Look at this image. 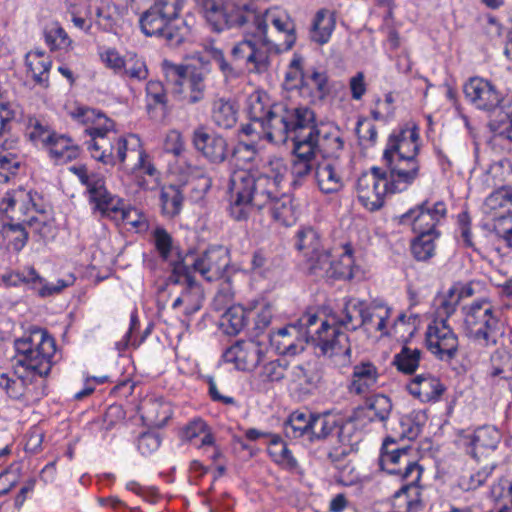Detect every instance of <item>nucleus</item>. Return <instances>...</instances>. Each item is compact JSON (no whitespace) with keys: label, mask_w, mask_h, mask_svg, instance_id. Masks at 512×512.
Wrapping results in <instances>:
<instances>
[{"label":"nucleus","mask_w":512,"mask_h":512,"mask_svg":"<svg viewBox=\"0 0 512 512\" xmlns=\"http://www.w3.org/2000/svg\"><path fill=\"white\" fill-rule=\"evenodd\" d=\"M253 19H249L245 36L231 51L235 61L243 62L250 72L262 73L270 66V55L289 50L295 44V23L278 8L261 12L253 4Z\"/></svg>","instance_id":"obj_1"},{"label":"nucleus","mask_w":512,"mask_h":512,"mask_svg":"<svg viewBox=\"0 0 512 512\" xmlns=\"http://www.w3.org/2000/svg\"><path fill=\"white\" fill-rule=\"evenodd\" d=\"M73 117L82 123L92 122L95 125L85 129L91 139L86 142L92 158L104 165L124 164L125 160L134 158L132 170L155 176L157 169L149 160L148 154L141 147L138 136L128 138L117 136L113 131L114 122L100 111L91 108H78Z\"/></svg>","instance_id":"obj_2"},{"label":"nucleus","mask_w":512,"mask_h":512,"mask_svg":"<svg viewBox=\"0 0 512 512\" xmlns=\"http://www.w3.org/2000/svg\"><path fill=\"white\" fill-rule=\"evenodd\" d=\"M185 0H155L140 17V27L147 36H157L170 47H178L191 32L187 20L179 18Z\"/></svg>","instance_id":"obj_3"},{"label":"nucleus","mask_w":512,"mask_h":512,"mask_svg":"<svg viewBox=\"0 0 512 512\" xmlns=\"http://www.w3.org/2000/svg\"><path fill=\"white\" fill-rule=\"evenodd\" d=\"M298 329L305 343L319 348L322 355L333 360L335 365L343 367L351 363V344L346 333L336 325L320 320L315 313H306L299 318Z\"/></svg>","instance_id":"obj_4"},{"label":"nucleus","mask_w":512,"mask_h":512,"mask_svg":"<svg viewBox=\"0 0 512 512\" xmlns=\"http://www.w3.org/2000/svg\"><path fill=\"white\" fill-rule=\"evenodd\" d=\"M314 121V111L309 107L277 103L271 106L270 114L260 129L270 142L285 143L290 139L294 145L298 137H311L314 130L308 125Z\"/></svg>","instance_id":"obj_5"},{"label":"nucleus","mask_w":512,"mask_h":512,"mask_svg":"<svg viewBox=\"0 0 512 512\" xmlns=\"http://www.w3.org/2000/svg\"><path fill=\"white\" fill-rule=\"evenodd\" d=\"M463 313L464 331L472 341L484 347H493L504 336L501 311L490 300H476L463 307Z\"/></svg>","instance_id":"obj_6"},{"label":"nucleus","mask_w":512,"mask_h":512,"mask_svg":"<svg viewBox=\"0 0 512 512\" xmlns=\"http://www.w3.org/2000/svg\"><path fill=\"white\" fill-rule=\"evenodd\" d=\"M279 173L270 176L250 170L234 171L229 180V191L238 193L249 204L257 209L267 206L279 194V185L282 181Z\"/></svg>","instance_id":"obj_7"},{"label":"nucleus","mask_w":512,"mask_h":512,"mask_svg":"<svg viewBox=\"0 0 512 512\" xmlns=\"http://www.w3.org/2000/svg\"><path fill=\"white\" fill-rule=\"evenodd\" d=\"M167 82L172 91L189 105L202 102L206 96L209 70L205 66L174 64L168 60L162 63Z\"/></svg>","instance_id":"obj_8"},{"label":"nucleus","mask_w":512,"mask_h":512,"mask_svg":"<svg viewBox=\"0 0 512 512\" xmlns=\"http://www.w3.org/2000/svg\"><path fill=\"white\" fill-rule=\"evenodd\" d=\"M206 22L215 32L240 28L245 34L253 19V3L236 0H195Z\"/></svg>","instance_id":"obj_9"},{"label":"nucleus","mask_w":512,"mask_h":512,"mask_svg":"<svg viewBox=\"0 0 512 512\" xmlns=\"http://www.w3.org/2000/svg\"><path fill=\"white\" fill-rule=\"evenodd\" d=\"M395 439L387 437L382 444L379 465L383 471L398 475L407 481L406 485H417L423 473V468L411 457L410 446L394 447Z\"/></svg>","instance_id":"obj_10"},{"label":"nucleus","mask_w":512,"mask_h":512,"mask_svg":"<svg viewBox=\"0 0 512 512\" xmlns=\"http://www.w3.org/2000/svg\"><path fill=\"white\" fill-rule=\"evenodd\" d=\"M70 171L75 174L80 183L86 187L89 202L94 204V210L104 217H110L111 212H116L121 204V198L112 195L106 189L103 175L90 171L85 165L72 166Z\"/></svg>","instance_id":"obj_11"},{"label":"nucleus","mask_w":512,"mask_h":512,"mask_svg":"<svg viewBox=\"0 0 512 512\" xmlns=\"http://www.w3.org/2000/svg\"><path fill=\"white\" fill-rule=\"evenodd\" d=\"M360 203L369 211H377L384 205V197L390 193L388 173L380 167H372L362 173L356 182Z\"/></svg>","instance_id":"obj_12"},{"label":"nucleus","mask_w":512,"mask_h":512,"mask_svg":"<svg viewBox=\"0 0 512 512\" xmlns=\"http://www.w3.org/2000/svg\"><path fill=\"white\" fill-rule=\"evenodd\" d=\"M446 215L447 208L443 201H437L430 205L429 200H424L399 216L398 222L411 226L415 233L440 235L437 225L445 219Z\"/></svg>","instance_id":"obj_13"},{"label":"nucleus","mask_w":512,"mask_h":512,"mask_svg":"<svg viewBox=\"0 0 512 512\" xmlns=\"http://www.w3.org/2000/svg\"><path fill=\"white\" fill-rule=\"evenodd\" d=\"M427 349L441 361L450 362L458 354V336L447 324L446 319L434 320L427 327Z\"/></svg>","instance_id":"obj_14"},{"label":"nucleus","mask_w":512,"mask_h":512,"mask_svg":"<svg viewBox=\"0 0 512 512\" xmlns=\"http://www.w3.org/2000/svg\"><path fill=\"white\" fill-rule=\"evenodd\" d=\"M15 122L16 113L10 104L0 102V147L4 150L0 152V183L8 182L20 167L16 155L7 151L13 147L14 141L4 138L12 130Z\"/></svg>","instance_id":"obj_15"},{"label":"nucleus","mask_w":512,"mask_h":512,"mask_svg":"<svg viewBox=\"0 0 512 512\" xmlns=\"http://www.w3.org/2000/svg\"><path fill=\"white\" fill-rule=\"evenodd\" d=\"M230 266L228 251L222 246L209 247L197 255L190 267L192 272H197L208 282L221 279L229 280L227 269Z\"/></svg>","instance_id":"obj_16"},{"label":"nucleus","mask_w":512,"mask_h":512,"mask_svg":"<svg viewBox=\"0 0 512 512\" xmlns=\"http://www.w3.org/2000/svg\"><path fill=\"white\" fill-rule=\"evenodd\" d=\"M191 141L194 149L211 164H222L230 159L227 139L218 133H209L204 126L193 130Z\"/></svg>","instance_id":"obj_17"},{"label":"nucleus","mask_w":512,"mask_h":512,"mask_svg":"<svg viewBox=\"0 0 512 512\" xmlns=\"http://www.w3.org/2000/svg\"><path fill=\"white\" fill-rule=\"evenodd\" d=\"M388 173V186L390 194L406 191L420 176V163L417 158H395L383 161Z\"/></svg>","instance_id":"obj_18"},{"label":"nucleus","mask_w":512,"mask_h":512,"mask_svg":"<svg viewBox=\"0 0 512 512\" xmlns=\"http://www.w3.org/2000/svg\"><path fill=\"white\" fill-rule=\"evenodd\" d=\"M418 141L419 133L415 127L393 131L388 137L382 161H389L391 163V157L417 158L419 153Z\"/></svg>","instance_id":"obj_19"},{"label":"nucleus","mask_w":512,"mask_h":512,"mask_svg":"<svg viewBox=\"0 0 512 512\" xmlns=\"http://www.w3.org/2000/svg\"><path fill=\"white\" fill-rule=\"evenodd\" d=\"M46 130L38 122L34 123V140L40 139L44 146L49 147L52 158L58 164H64L76 159L79 156L80 149L78 145L72 143V139L66 135L57 136L55 133L44 137Z\"/></svg>","instance_id":"obj_20"},{"label":"nucleus","mask_w":512,"mask_h":512,"mask_svg":"<svg viewBox=\"0 0 512 512\" xmlns=\"http://www.w3.org/2000/svg\"><path fill=\"white\" fill-rule=\"evenodd\" d=\"M465 97L478 109L485 111L495 110L501 98L495 87L487 80L473 77L464 85Z\"/></svg>","instance_id":"obj_21"},{"label":"nucleus","mask_w":512,"mask_h":512,"mask_svg":"<svg viewBox=\"0 0 512 512\" xmlns=\"http://www.w3.org/2000/svg\"><path fill=\"white\" fill-rule=\"evenodd\" d=\"M298 139V142L293 145L294 160L291 168V185L294 188L302 186L316 166L310 137L303 136Z\"/></svg>","instance_id":"obj_22"},{"label":"nucleus","mask_w":512,"mask_h":512,"mask_svg":"<svg viewBox=\"0 0 512 512\" xmlns=\"http://www.w3.org/2000/svg\"><path fill=\"white\" fill-rule=\"evenodd\" d=\"M263 356L262 349L254 341H238L228 347L222 355L225 362L234 363L241 371H253Z\"/></svg>","instance_id":"obj_23"},{"label":"nucleus","mask_w":512,"mask_h":512,"mask_svg":"<svg viewBox=\"0 0 512 512\" xmlns=\"http://www.w3.org/2000/svg\"><path fill=\"white\" fill-rule=\"evenodd\" d=\"M309 128L314 130L310 139V146L313 148V155L320 154L322 160H331V162L340 163V157L343 152L344 142L337 134H323L315 125V121L310 123Z\"/></svg>","instance_id":"obj_24"},{"label":"nucleus","mask_w":512,"mask_h":512,"mask_svg":"<svg viewBox=\"0 0 512 512\" xmlns=\"http://www.w3.org/2000/svg\"><path fill=\"white\" fill-rule=\"evenodd\" d=\"M408 392L424 403L437 402L446 391L440 379L430 373L416 375L407 385Z\"/></svg>","instance_id":"obj_25"},{"label":"nucleus","mask_w":512,"mask_h":512,"mask_svg":"<svg viewBox=\"0 0 512 512\" xmlns=\"http://www.w3.org/2000/svg\"><path fill=\"white\" fill-rule=\"evenodd\" d=\"M39 336V341L34 348V374L47 376L52 367V358L56 352V341L47 330L34 327V337Z\"/></svg>","instance_id":"obj_26"},{"label":"nucleus","mask_w":512,"mask_h":512,"mask_svg":"<svg viewBox=\"0 0 512 512\" xmlns=\"http://www.w3.org/2000/svg\"><path fill=\"white\" fill-rule=\"evenodd\" d=\"M343 429L344 425L340 418L330 412L317 413L313 417L309 440L320 441L336 436L338 442L343 444L345 441Z\"/></svg>","instance_id":"obj_27"},{"label":"nucleus","mask_w":512,"mask_h":512,"mask_svg":"<svg viewBox=\"0 0 512 512\" xmlns=\"http://www.w3.org/2000/svg\"><path fill=\"white\" fill-rule=\"evenodd\" d=\"M378 379L377 367L370 361L361 362L353 367L348 390L356 395L367 394L377 388Z\"/></svg>","instance_id":"obj_28"},{"label":"nucleus","mask_w":512,"mask_h":512,"mask_svg":"<svg viewBox=\"0 0 512 512\" xmlns=\"http://www.w3.org/2000/svg\"><path fill=\"white\" fill-rule=\"evenodd\" d=\"M142 419L150 426L161 428L172 417V407L164 398L150 397L144 399L140 406Z\"/></svg>","instance_id":"obj_29"},{"label":"nucleus","mask_w":512,"mask_h":512,"mask_svg":"<svg viewBox=\"0 0 512 512\" xmlns=\"http://www.w3.org/2000/svg\"><path fill=\"white\" fill-rule=\"evenodd\" d=\"M32 334L14 341L15 356L13 368L22 385L31 381L32 375Z\"/></svg>","instance_id":"obj_30"},{"label":"nucleus","mask_w":512,"mask_h":512,"mask_svg":"<svg viewBox=\"0 0 512 512\" xmlns=\"http://www.w3.org/2000/svg\"><path fill=\"white\" fill-rule=\"evenodd\" d=\"M339 168L340 163L331 162V160H322L316 163L315 179L323 193H335L342 188L343 182Z\"/></svg>","instance_id":"obj_31"},{"label":"nucleus","mask_w":512,"mask_h":512,"mask_svg":"<svg viewBox=\"0 0 512 512\" xmlns=\"http://www.w3.org/2000/svg\"><path fill=\"white\" fill-rule=\"evenodd\" d=\"M501 440L500 431L494 426L485 425L477 428L470 437L471 451L473 458L485 454L487 451H494Z\"/></svg>","instance_id":"obj_32"},{"label":"nucleus","mask_w":512,"mask_h":512,"mask_svg":"<svg viewBox=\"0 0 512 512\" xmlns=\"http://www.w3.org/2000/svg\"><path fill=\"white\" fill-rule=\"evenodd\" d=\"M353 249L349 243L343 246L339 255H333L326 280L350 281L354 277Z\"/></svg>","instance_id":"obj_33"},{"label":"nucleus","mask_w":512,"mask_h":512,"mask_svg":"<svg viewBox=\"0 0 512 512\" xmlns=\"http://www.w3.org/2000/svg\"><path fill=\"white\" fill-rule=\"evenodd\" d=\"M203 299L204 292L201 285L195 279L186 278V286L172 303V308L184 306V314L190 316L201 309Z\"/></svg>","instance_id":"obj_34"},{"label":"nucleus","mask_w":512,"mask_h":512,"mask_svg":"<svg viewBox=\"0 0 512 512\" xmlns=\"http://www.w3.org/2000/svg\"><path fill=\"white\" fill-rule=\"evenodd\" d=\"M322 376L315 364L306 362L292 367L291 379L303 394H311L317 389Z\"/></svg>","instance_id":"obj_35"},{"label":"nucleus","mask_w":512,"mask_h":512,"mask_svg":"<svg viewBox=\"0 0 512 512\" xmlns=\"http://www.w3.org/2000/svg\"><path fill=\"white\" fill-rule=\"evenodd\" d=\"M23 224L32 225V218L24 219L22 223H5L0 230V245L7 249L20 251L26 244L29 233Z\"/></svg>","instance_id":"obj_36"},{"label":"nucleus","mask_w":512,"mask_h":512,"mask_svg":"<svg viewBox=\"0 0 512 512\" xmlns=\"http://www.w3.org/2000/svg\"><path fill=\"white\" fill-rule=\"evenodd\" d=\"M238 120V109L231 99L219 98L212 104V121L222 129H231Z\"/></svg>","instance_id":"obj_37"},{"label":"nucleus","mask_w":512,"mask_h":512,"mask_svg":"<svg viewBox=\"0 0 512 512\" xmlns=\"http://www.w3.org/2000/svg\"><path fill=\"white\" fill-rule=\"evenodd\" d=\"M394 500L391 512H420L423 508L418 485H403L395 492Z\"/></svg>","instance_id":"obj_38"},{"label":"nucleus","mask_w":512,"mask_h":512,"mask_svg":"<svg viewBox=\"0 0 512 512\" xmlns=\"http://www.w3.org/2000/svg\"><path fill=\"white\" fill-rule=\"evenodd\" d=\"M335 28V17L327 9H320L312 22L310 30V38L313 42L324 45L326 44Z\"/></svg>","instance_id":"obj_39"},{"label":"nucleus","mask_w":512,"mask_h":512,"mask_svg":"<svg viewBox=\"0 0 512 512\" xmlns=\"http://www.w3.org/2000/svg\"><path fill=\"white\" fill-rule=\"evenodd\" d=\"M333 251L330 248H322L303 259L302 266L305 273L315 278L325 279L333 258Z\"/></svg>","instance_id":"obj_40"},{"label":"nucleus","mask_w":512,"mask_h":512,"mask_svg":"<svg viewBox=\"0 0 512 512\" xmlns=\"http://www.w3.org/2000/svg\"><path fill=\"white\" fill-rule=\"evenodd\" d=\"M252 313V309H246L241 305L229 307L221 318V326L224 332L233 336L239 334L247 326Z\"/></svg>","instance_id":"obj_41"},{"label":"nucleus","mask_w":512,"mask_h":512,"mask_svg":"<svg viewBox=\"0 0 512 512\" xmlns=\"http://www.w3.org/2000/svg\"><path fill=\"white\" fill-rule=\"evenodd\" d=\"M314 414L307 411H294L284 422L283 431L287 438L310 437Z\"/></svg>","instance_id":"obj_42"},{"label":"nucleus","mask_w":512,"mask_h":512,"mask_svg":"<svg viewBox=\"0 0 512 512\" xmlns=\"http://www.w3.org/2000/svg\"><path fill=\"white\" fill-rule=\"evenodd\" d=\"M182 437L198 448L214 446L215 443V438L210 428L202 419H194L189 422L182 431Z\"/></svg>","instance_id":"obj_43"},{"label":"nucleus","mask_w":512,"mask_h":512,"mask_svg":"<svg viewBox=\"0 0 512 512\" xmlns=\"http://www.w3.org/2000/svg\"><path fill=\"white\" fill-rule=\"evenodd\" d=\"M366 410L374 412V416L370 418L371 421L385 422L392 411V402L384 394H375L366 399L364 406L356 410V417H361Z\"/></svg>","instance_id":"obj_44"},{"label":"nucleus","mask_w":512,"mask_h":512,"mask_svg":"<svg viewBox=\"0 0 512 512\" xmlns=\"http://www.w3.org/2000/svg\"><path fill=\"white\" fill-rule=\"evenodd\" d=\"M298 72H300V88H315L319 99H324L329 94L326 72L319 71L315 67H308Z\"/></svg>","instance_id":"obj_45"},{"label":"nucleus","mask_w":512,"mask_h":512,"mask_svg":"<svg viewBox=\"0 0 512 512\" xmlns=\"http://www.w3.org/2000/svg\"><path fill=\"white\" fill-rule=\"evenodd\" d=\"M295 238V247L301 252L303 259L325 247L319 233L312 227L301 228Z\"/></svg>","instance_id":"obj_46"},{"label":"nucleus","mask_w":512,"mask_h":512,"mask_svg":"<svg viewBox=\"0 0 512 512\" xmlns=\"http://www.w3.org/2000/svg\"><path fill=\"white\" fill-rule=\"evenodd\" d=\"M147 111L151 116L159 108L162 114L168 111V97L163 84L159 81H149L146 85Z\"/></svg>","instance_id":"obj_47"},{"label":"nucleus","mask_w":512,"mask_h":512,"mask_svg":"<svg viewBox=\"0 0 512 512\" xmlns=\"http://www.w3.org/2000/svg\"><path fill=\"white\" fill-rule=\"evenodd\" d=\"M45 43L51 51L67 50L71 47L72 40L58 22H50L43 28Z\"/></svg>","instance_id":"obj_48"},{"label":"nucleus","mask_w":512,"mask_h":512,"mask_svg":"<svg viewBox=\"0 0 512 512\" xmlns=\"http://www.w3.org/2000/svg\"><path fill=\"white\" fill-rule=\"evenodd\" d=\"M411 242V252L417 261H428L435 254V240L440 235L430 233H417Z\"/></svg>","instance_id":"obj_49"},{"label":"nucleus","mask_w":512,"mask_h":512,"mask_svg":"<svg viewBox=\"0 0 512 512\" xmlns=\"http://www.w3.org/2000/svg\"><path fill=\"white\" fill-rule=\"evenodd\" d=\"M422 351L408 346H403L399 353L395 354L392 364L399 372L413 374L419 367Z\"/></svg>","instance_id":"obj_50"},{"label":"nucleus","mask_w":512,"mask_h":512,"mask_svg":"<svg viewBox=\"0 0 512 512\" xmlns=\"http://www.w3.org/2000/svg\"><path fill=\"white\" fill-rule=\"evenodd\" d=\"M183 199L179 187L175 185L163 187L160 193L163 214L169 217L178 215L182 208Z\"/></svg>","instance_id":"obj_51"},{"label":"nucleus","mask_w":512,"mask_h":512,"mask_svg":"<svg viewBox=\"0 0 512 512\" xmlns=\"http://www.w3.org/2000/svg\"><path fill=\"white\" fill-rule=\"evenodd\" d=\"M76 277L73 274H68L64 278L57 280L56 284L49 283L34 270V283H38V295L42 298L60 294L64 289L73 286Z\"/></svg>","instance_id":"obj_52"},{"label":"nucleus","mask_w":512,"mask_h":512,"mask_svg":"<svg viewBox=\"0 0 512 512\" xmlns=\"http://www.w3.org/2000/svg\"><path fill=\"white\" fill-rule=\"evenodd\" d=\"M268 205H271V215L276 221L284 225L291 224L294 219V210L289 196L279 193Z\"/></svg>","instance_id":"obj_53"},{"label":"nucleus","mask_w":512,"mask_h":512,"mask_svg":"<svg viewBox=\"0 0 512 512\" xmlns=\"http://www.w3.org/2000/svg\"><path fill=\"white\" fill-rule=\"evenodd\" d=\"M267 98L260 94H252L248 99L247 113L250 121L258 123L259 128L264 125V121L270 114V108Z\"/></svg>","instance_id":"obj_54"},{"label":"nucleus","mask_w":512,"mask_h":512,"mask_svg":"<svg viewBox=\"0 0 512 512\" xmlns=\"http://www.w3.org/2000/svg\"><path fill=\"white\" fill-rule=\"evenodd\" d=\"M494 469V464L486 465L468 476H462L459 480V486L464 491L476 490L485 484L487 479L492 475Z\"/></svg>","instance_id":"obj_55"},{"label":"nucleus","mask_w":512,"mask_h":512,"mask_svg":"<svg viewBox=\"0 0 512 512\" xmlns=\"http://www.w3.org/2000/svg\"><path fill=\"white\" fill-rule=\"evenodd\" d=\"M485 207L490 211H495L502 208L510 210L512 206V187L503 186L493 191L485 200Z\"/></svg>","instance_id":"obj_56"},{"label":"nucleus","mask_w":512,"mask_h":512,"mask_svg":"<svg viewBox=\"0 0 512 512\" xmlns=\"http://www.w3.org/2000/svg\"><path fill=\"white\" fill-rule=\"evenodd\" d=\"M505 119H501L499 122L491 121L490 127L493 130H501L506 132L507 138L512 142V95L507 98L501 99L498 106Z\"/></svg>","instance_id":"obj_57"},{"label":"nucleus","mask_w":512,"mask_h":512,"mask_svg":"<svg viewBox=\"0 0 512 512\" xmlns=\"http://www.w3.org/2000/svg\"><path fill=\"white\" fill-rule=\"evenodd\" d=\"M287 370V363L284 360H273L263 365L260 378L263 381L278 382L284 379Z\"/></svg>","instance_id":"obj_58"},{"label":"nucleus","mask_w":512,"mask_h":512,"mask_svg":"<svg viewBox=\"0 0 512 512\" xmlns=\"http://www.w3.org/2000/svg\"><path fill=\"white\" fill-rule=\"evenodd\" d=\"M188 257L180 259L171 263L172 272L166 280V285L183 284L186 286V278L194 279L192 276V269L189 264L186 263Z\"/></svg>","instance_id":"obj_59"},{"label":"nucleus","mask_w":512,"mask_h":512,"mask_svg":"<svg viewBox=\"0 0 512 512\" xmlns=\"http://www.w3.org/2000/svg\"><path fill=\"white\" fill-rule=\"evenodd\" d=\"M274 264L273 259L262 249L256 250L251 258V271L261 277H269Z\"/></svg>","instance_id":"obj_60"},{"label":"nucleus","mask_w":512,"mask_h":512,"mask_svg":"<svg viewBox=\"0 0 512 512\" xmlns=\"http://www.w3.org/2000/svg\"><path fill=\"white\" fill-rule=\"evenodd\" d=\"M340 326L356 331L360 328L358 316V300L350 299L345 303L343 317L337 321Z\"/></svg>","instance_id":"obj_61"},{"label":"nucleus","mask_w":512,"mask_h":512,"mask_svg":"<svg viewBox=\"0 0 512 512\" xmlns=\"http://www.w3.org/2000/svg\"><path fill=\"white\" fill-rule=\"evenodd\" d=\"M304 342V338L299 339V337L294 336H287L277 339L276 341H270L279 354L291 356L304 350Z\"/></svg>","instance_id":"obj_62"},{"label":"nucleus","mask_w":512,"mask_h":512,"mask_svg":"<svg viewBox=\"0 0 512 512\" xmlns=\"http://www.w3.org/2000/svg\"><path fill=\"white\" fill-rule=\"evenodd\" d=\"M230 192L231 204L229 212L232 218L237 221L246 220L249 216L250 208L253 206L249 204L244 198H240L238 193Z\"/></svg>","instance_id":"obj_63"},{"label":"nucleus","mask_w":512,"mask_h":512,"mask_svg":"<svg viewBox=\"0 0 512 512\" xmlns=\"http://www.w3.org/2000/svg\"><path fill=\"white\" fill-rule=\"evenodd\" d=\"M155 247L163 260H168L172 249V237L163 228L157 227L153 231Z\"/></svg>","instance_id":"obj_64"}]
</instances>
